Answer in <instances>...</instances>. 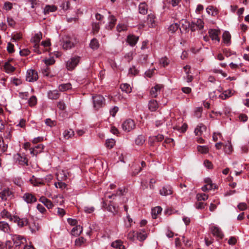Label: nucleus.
<instances>
[{
    "instance_id": "obj_1",
    "label": "nucleus",
    "mask_w": 249,
    "mask_h": 249,
    "mask_svg": "<svg viewBox=\"0 0 249 249\" xmlns=\"http://www.w3.org/2000/svg\"><path fill=\"white\" fill-rule=\"evenodd\" d=\"M42 38V33L41 32H38L37 33L35 34L34 36L32 37V38L31 39V41L35 43L33 46L34 51L35 52L37 53L38 54L41 53V51L39 49L38 43L39 42Z\"/></svg>"
},
{
    "instance_id": "obj_2",
    "label": "nucleus",
    "mask_w": 249,
    "mask_h": 249,
    "mask_svg": "<svg viewBox=\"0 0 249 249\" xmlns=\"http://www.w3.org/2000/svg\"><path fill=\"white\" fill-rule=\"evenodd\" d=\"M136 124L134 121L131 119H128L123 122L122 127L125 132H128L134 129Z\"/></svg>"
},
{
    "instance_id": "obj_3",
    "label": "nucleus",
    "mask_w": 249,
    "mask_h": 249,
    "mask_svg": "<svg viewBox=\"0 0 249 249\" xmlns=\"http://www.w3.org/2000/svg\"><path fill=\"white\" fill-rule=\"evenodd\" d=\"M92 99L94 107L96 109H98L99 108L103 107L105 105V100L104 97L102 95H96L93 96Z\"/></svg>"
},
{
    "instance_id": "obj_4",
    "label": "nucleus",
    "mask_w": 249,
    "mask_h": 249,
    "mask_svg": "<svg viewBox=\"0 0 249 249\" xmlns=\"http://www.w3.org/2000/svg\"><path fill=\"white\" fill-rule=\"evenodd\" d=\"M80 60V57L78 56H74L71 58L66 64V67L68 70H73L78 64Z\"/></svg>"
},
{
    "instance_id": "obj_5",
    "label": "nucleus",
    "mask_w": 249,
    "mask_h": 249,
    "mask_svg": "<svg viewBox=\"0 0 249 249\" xmlns=\"http://www.w3.org/2000/svg\"><path fill=\"white\" fill-rule=\"evenodd\" d=\"M38 78L37 72L33 69L27 70L26 72V80L30 82L36 81Z\"/></svg>"
},
{
    "instance_id": "obj_6",
    "label": "nucleus",
    "mask_w": 249,
    "mask_h": 249,
    "mask_svg": "<svg viewBox=\"0 0 249 249\" xmlns=\"http://www.w3.org/2000/svg\"><path fill=\"white\" fill-rule=\"evenodd\" d=\"M13 219L12 221L17 223L19 228H22L29 224L28 219L26 217L20 218L17 215H14Z\"/></svg>"
},
{
    "instance_id": "obj_7",
    "label": "nucleus",
    "mask_w": 249,
    "mask_h": 249,
    "mask_svg": "<svg viewBox=\"0 0 249 249\" xmlns=\"http://www.w3.org/2000/svg\"><path fill=\"white\" fill-rule=\"evenodd\" d=\"M12 240L16 246H19L21 244L27 243L26 238L20 235L12 234Z\"/></svg>"
},
{
    "instance_id": "obj_8",
    "label": "nucleus",
    "mask_w": 249,
    "mask_h": 249,
    "mask_svg": "<svg viewBox=\"0 0 249 249\" xmlns=\"http://www.w3.org/2000/svg\"><path fill=\"white\" fill-rule=\"evenodd\" d=\"M209 36L213 41H216L218 42H220V37H219L220 34V31L219 29H211L208 31Z\"/></svg>"
},
{
    "instance_id": "obj_9",
    "label": "nucleus",
    "mask_w": 249,
    "mask_h": 249,
    "mask_svg": "<svg viewBox=\"0 0 249 249\" xmlns=\"http://www.w3.org/2000/svg\"><path fill=\"white\" fill-rule=\"evenodd\" d=\"M22 198L28 204H32L37 201L36 196L32 194L29 193H25Z\"/></svg>"
},
{
    "instance_id": "obj_10",
    "label": "nucleus",
    "mask_w": 249,
    "mask_h": 249,
    "mask_svg": "<svg viewBox=\"0 0 249 249\" xmlns=\"http://www.w3.org/2000/svg\"><path fill=\"white\" fill-rule=\"evenodd\" d=\"M163 88L162 85L157 84L151 88L150 95L153 97H156L160 92L161 89Z\"/></svg>"
},
{
    "instance_id": "obj_11",
    "label": "nucleus",
    "mask_w": 249,
    "mask_h": 249,
    "mask_svg": "<svg viewBox=\"0 0 249 249\" xmlns=\"http://www.w3.org/2000/svg\"><path fill=\"white\" fill-rule=\"evenodd\" d=\"M211 231L213 236L217 237L219 239L223 237V234L220 228L215 226H212L211 227Z\"/></svg>"
},
{
    "instance_id": "obj_12",
    "label": "nucleus",
    "mask_w": 249,
    "mask_h": 249,
    "mask_svg": "<svg viewBox=\"0 0 249 249\" xmlns=\"http://www.w3.org/2000/svg\"><path fill=\"white\" fill-rule=\"evenodd\" d=\"M15 159L16 162L21 165H28V160L25 157H22L20 154H17L15 155Z\"/></svg>"
},
{
    "instance_id": "obj_13",
    "label": "nucleus",
    "mask_w": 249,
    "mask_h": 249,
    "mask_svg": "<svg viewBox=\"0 0 249 249\" xmlns=\"http://www.w3.org/2000/svg\"><path fill=\"white\" fill-rule=\"evenodd\" d=\"M172 193V188L169 185L164 186L160 190V195L163 196L171 195Z\"/></svg>"
},
{
    "instance_id": "obj_14",
    "label": "nucleus",
    "mask_w": 249,
    "mask_h": 249,
    "mask_svg": "<svg viewBox=\"0 0 249 249\" xmlns=\"http://www.w3.org/2000/svg\"><path fill=\"white\" fill-rule=\"evenodd\" d=\"M231 35L228 31H225L222 35V40L224 43L229 46L231 44Z\"/></svg>"
},
{
    "instance_id": "obj_15",
    "label": "nucleus",
    "mask_w": 249,
    "mask_h": 249,
    "mask_svg": "<svg viewBox=\"0 0 249 249\" xmlns=\"http://www.w3.org/2000/svg\"><path fill=\"white\" fill-rule=\"evenodd\" d=\"M39 201L44 204L49 209H52L53 207V204L51 201L44 196H41L39 199Z\"/></svg>"
},
{
    "instance_id": "obj_16",
    "label": "nucleus",
    "mask_w": 249,
    "mask_h": 249,
    "mask_svg": "<svg viewBox=\"0 0 249 249\" xmlns=\"http://www.w3.org/2000/svg\"><path fill=\"white\" fill-rule=\"evenodd\" d=\"M83 231V227L80 225H76L71 231V234L74 236H78Z\"/></svg>"
},
{
    "instance_id": "obj_17",
    "label": "nucleus",
    "mask_w": 249,
    "mask_h": 249,
    "mask_svg": "<svg viewBox=\"0 0 249 249\" xmlns=\"http://www.w3.org/2000/svg\"><path fill=\"white\" fill-rule=\"evenodd\" d=\"M44 148V146L42 144H38L34 148H30V153L33 156L36 155L38 153L42 152Z\"/></svg>"
},
{
    "instance_id": "obj_18",
    "label": "nucleus",
    "mask_w": 249,
    "mask_h": 249,
    "mask_svg": "<svg viewBox=\"0 0 249 249\" xmlns=\"http://www.w3.org/2000/svg\"><path fill=\"white\" fill-rule=\"evenodd\" d=\"M0 230L5 233H9L11 231L9 225L4 221L0 222Z\"/></svg>"
},
{
    "instance_id": "obj_19",
    "label": "nucleus",
    "mask_w": 249,
    "mask_h": 249,
    "mask_svg": "<svg viewBox=\"0 0 249 249\" xmlns=\"http://www.w3.org/2000/svg\"><path fill=\"white\" fill-rule=\"evenodd\" d=\"M57 9V8L55 5H46L44 8L43 13L45 15H47L50 13L56 11Z\"/></svg>"
},
{
    "instance_id": "obj_20",
    "label": "nucleus",
    "mask_w": 249,
    "mask_h": 249,
    "mask_svg": "<svg viewBox=\"0 0 249 249\" xmlns=\"http://www.w3.org/2000/svg\"><path fill=\"white\" fill-rule=\"evenodd\" d=\"M139 40V37L134 35H129L127 38V42L131 46H135Z\"/></svg>"
},
{
    "instance_id": "obj_21",
    "label": "nucleus",
    "mask_w": 249,
    "mask_h": 249,
    "mask_svg": "<svg viewBox=\"0 0 249 249\" xmlns=\"http://www.w3.org/2000/svg\"><path fill=\"white\" fill-rule=\"evenodd\" d=\"M0 216L2 218L8 219L11 221H13V218H14V215L12 216L11 214L9 212H8L6 209H3L0 213Z\"/></svg>"
},
{
    "instance_id": "obj_22",
    "label": "nucleus",
    "mask_w": 249,
    "mask_h": 249,
    "mask_svg": "<svg viewBox=\"0 0 249 249\" xmlns=\"http://www.w3.org/2000/svg\"><path fill=\"white\" fill-rule=\"evenodd\" d=\"M11 194V192L9 189H5L0 192V198L2 200L5 201Z\"/></svg>"
},
{
    "instance_id": "obj_23",
    "label": "nucleus",
    "mask_w": 249,
    "mask_h": 249,
    "mask_svg": "<svg viewBox=\"0 0 249 249\" xmlns=\"http://www.w3.org/2000/svg\"><path fill=\"white\" fill-rule=\"evenodd\" d=\"M159 107V104L157 101L151 100L148 103V108L151 111H155Z\"/></svg>"
},
{
    "instance_id": "obj_24",
    "label": "nucleus",
    "mask_w": 249,
    "mask_h": 249,
    "mask_svg": "<svg viewBox=\"0 0 249 249\" xmlns=\"http://www.w3.org/2000/svg\"><path fill=\"white\" fill-rule=\"evenodd\" d=\"M48 97L52 100H56L59 97V93L57 90H50L48 92Z\"/></svg>"
},
{
    "instance_id": "obj_25",
    "label": "nucleus",
    "mask_w": 249,
    "mask_h": 249,
    "mask_svg": "<svg viewBox=\"0 0 249 249\" xmlns=\"http://www.w3.org/2000/svg\"><path fill=\"white\" fill-rule=\"evenodd\" d=\"M147 236L146 232L143 230H141L137 232V239L140 241L144 240Z\"/></svg>"
},
{
    "instance_id": "obj_26",
    "label": "nucleus",
    "mask_w": 249,
    "mask_h": 249,
    "mask_svg": "<svg viewBox=\"0 0 249 249\" xmlns=\"http://www.w3.org/2000/svg\"><path fill=\"white\" fill-rule=\"evenodd\" d=\"M148 6L145 2H142L139 6V13L141 14L145 15L147 13Z\"/></svg>"
},
{
    "instance_id": "obj_27",
    "label": "nucleus",
    "mask_w": 249,
    "mask_h": 249,
    "mask_svg": "<svg viewBox=\"0 0 249 249\" xmlns=\"http://www.w3.org/2000/svg\"><path fill=\"white\" fill-rule=\"evenodd\" d=\"M207 13L210 15L215 16L218 13V10L213 6H209L206 8Z\"/></svg>"
},
{
    "instance_id": "obj_28",
    "label": "nucleus",
    "mask_w": 249,
    "mask_h": 249,
    "mask_svg": "<svg viewBox=\"0 0 249 249\" xmlns=\"http://www.w3.org/2000/svg\"><path fill=\"white\" fill-rule=\"evenodd\" d=\"M155 17L153 14H149L147 16V24L150 27H153L155 26Z\"/></svg>"
},
{
    "instance_id": "obj_29",
    "label": "nucleus",
    "mask_w": 249,
    "mask_h": 249,
    "mask_svg": "<svg viewBox=\"0 0 249 249\" xmlns=\"http://www.w3.org/2000/svg\"><path fill=\"white\" fill-rule=\"evenodd\" d=\"M74 46V43L70 39H67L64 41L62 47L64 49L68 50L71 49Z\"/></svg>"
},
{
    "instance_id": "obj_30",
    "label": "nucleus",
    "mask_w": 249,
    "mask_h": 249,
    "mask_svg": "<svg viewBox=\"0 0 249 249\" xmlns=\"http://www.w3.org/2000/svg\"><path fill=\"white\" fill-rule=\"evenodd\" d=\"M74 134V131L71 129L65 130L63 133V137L66 140L71 138Z\"/></svg>"
},
{
    "instance_id": "obj_31",
    "label": "nucleus",
    "mask_w": 249,
    "mask_h": 249,
    "mask_svg": "<svg viewBox=\"0 0 249 249\" xmlns=\"http://www.w3.org/2000/svg\"><path fill=\"white\" fill-rule=\"evenodd\" d=\"M224 150L226 154H230L231 153L233 148L231 142L228 141L224 145Z\"/></svg>"
},
{
    "instance_id": "obj_32",
    "label": "nucleus",
    "mask_w": 249,
    "mask_h": 249,
    "mask_svg": "<svg viewBox=\"0 0 249 249\" xmlns=\"http://www.w3.org/2000/svg\"><path fill=\"white\" fill-rule=\"evenodd\" d=\"M109 20L108 24L106 28L107 29L111 30L114 26L116 19L113 16L111 15L109 17Z\"/></svg>"
},
{
    "instance_id": "obj_33",
    "label": "nucleus",
    "mask_w": 249,
    "mask_h": 249,
    "mask_svg": "<svg viewBox=\"0 0 249 249\" xmlns=\"http://www.w3.org/2000/svg\"><path fill=\"white\" fill-rule=\"evenodd\" d=\"M162 208L160 206L155 207L152 210V216L153 218L156 219L158 214L161 212Z\"/></svg>"
},
{
    "instance_id": "obj_34",
    "label": "nucleus",
    "mask_w": 249,
    "mask_h": 249,
    "mask_svg": "<svg viewBox=\"0 0 249 249\" xmlns=\"http://www.w3.org/2000/svg\"><path fill=\"white\" fill-rule=\"evenodd\" d=\"M99 43L97 39L93 38L90 41L89 47L92 50H97L99 47Z\"/></svg>"
},
{
    "instance_id": "obj_35",
    "label": "nucleus",
    "mask_w": 249,
    "mask_h": 249,
    "mask_svg": "<svg viewBox=\"0 0 249 249\" xmlns=\"http://www.w3.org/2000/svg\"><path fill=\"white\" fill-rule=\"evenodd\" d=\"M4 69L5 71V72L7 73H10L15 71V68L12 66L9 62H7L5 63L4 65Z\"/></svg>"
},
{
    "instance_id": "obj_36",
    "label": "nucleus",
    "mask_w": 249,
    "mask_h": 249,
    "mask_svg": "<svg viewBox=\"0 0 249 249\" xmlns=\"http://www.w3.org/2000/svg\"><path fill=\"white\" fill-rule=\"evenodd\" d=\"M58 89L61 91H65L71 89V85L69 83L62 84L59 86Z\"/></svg>"
},
{
    "instance_id": "obj_37",
    "label": "nucleus",
    "mask_w": 249,
    "mask_h": 249,
    "mask_svg": "<svg viewBox=\"0 0 249 249\" xmlns=\"http://www.w3.org/2000/svg\"><path fill=\"white\" fill-rule=\"evenodd\" d=\"M107 210L112 213H113L115 214L117 213L118 211V207H116L114 205H113L111 202H110V204H108Z\"/></svg>"
},
{
    "instance_id": "obj_38",
    "label": "nucleus",
    "mask_w": 249,
    "mask_h": 249,
    "mask_svg": "<svg viewBox=\"0 0 249 249\" xmlns=\"http://www.w3.org/2000/svg\"><path fill=\"white\" fill-rule=\"evenodd\" d=\"M120 88L123 91H124L127 93H130L132 90L131 87L130 85L126 83L122 84L120 86Z\"/></svg>"
},
{
    "instance_id": "obj_39",
    "label": "nucleus",
    "mask_w": 249,
    "mask_h": 249,
    "mask_svg": "<svg viewBox=\"0 0 249 249\" xmlns=\"http://www.w3.org/2000/svg\"><path fill=\"white\" fill-rule=\"evenodd\" d=\"M145 141V137L142 135H139L135 140V143L138 145H142Z\"/></svg>"
},
{
    "instance_id": "obj_40",
    "label": "nucleus",
    "mask_w": 249,
    "mask_h": 249,
    "mask_svg": "<svg viewBox=\"0 0 249 249\" xmlns=\"http://www.w3.org/2000/svg\"><path fill=\"white\" fill-rule=\"evenodd\" d=\"M179 25L178 23H173L168 27L169 32L171 33H174L179 29Z\"/></svg>"
},
{
    "instance_id": "obj_41",
    "label": "nucleus",
    "mask_w": 249,
    "mask_h": 249,
    "mask_svg": "<svg viewBox=\"0 0 249 249\" xmlns=\"http://www.w3.org/2000/svg\"><path fill=\"white\" fill-rule=\"evenodd\" d=\"M197 149L199 152L202 154H206L209 152V148L207 146L198 145Z\"/></svg>"
},
{
    "instance_id": "obj_42",
    "label": "nucleus",
    "mask_w": 249,
    "mask_h": 249,
    "mask_svg": "<svg viewBox=\"0 0 249 249\" xmlns=\"http://www.w3.org/2000/svg\"><path fill=\"white\" fill-rule=\"evenodd\" d=\"M205 126L201 124L198 125L195 130V133L196 135H200L203 130H205Z\"/></svg>"
},
{
    "instance_id": "obj_43",
    "label": "nucleus",
    "mask_w": 249,
    "mask_h": 249,
    "mask_svg": "<svg viewBox=\"0 0 249 249\" xmlns=\"http://www.w3.org/2000/svg\"><path fill=\"white\" fill-rule=\"evenodd\" d=\"M164 140V136L162 134H159L156 136L151 137L149 138V142L152 141H157V142H161Z\"/></svg>"
},
{
    "instance_id": "obj_44",
    "label": "nucleus",
    "mask_w": 249,
    "mask_h": 249,
    "mask_svg": "<svg viewBox=\"0 0 249 249\" xmlns=\"http://www.w3.org/2000/svg\"><path fill=\"white\" fill-rule=\"evenodd\" d=\"M128 26L127 24L124 23H119L117 26V30L119 32H121L122 31H126L127 30Z\"/></svg>"
},
{
    "instance_id": "obj_45",
    "label": "nucleus",
    "mask_w": 249,
    "mask_h": 249,
    "mask_svg": "<svg viewBox=\"0 0 249 249\" xmlns=\"http://www.w3.org/2000/svg\"><path fill=\"white\" fill-rule=\"evenodd\" d=\"M160 63L163 67H165L169 64L170 60L167 57L164 56L160 58Z\"/></svg>"
},
{
    "instance_id": "obj_46",
    "label": "nucleus",
    "mask_w": 249,
    "mask_h": 249,
    "mask_svg": "<svg viewBox=\"0 0 249 249\" xmlns=\"http://www.w3.org/2000/svg\"><path fill=\"white\" fill-rule=\"evenodd\" d=\"M180 24H181V27L180 28V30L181 29L184 30H186L189 28L190 26L189 22L184 19L181 20L180 21Z\"/></svg>"
},
{
    "instance_id": "obj_47",
    "label": "nucleus",
    "mask_w": 249,
    "mask_h": 249,
    "mask_svg": "<svg viewBox=\"0 0 249 249\" xmlns=\"http://www.w3.org/2000/svg\"><path fill=\"white\" fill-rule=\"evenodd\" d=\"M115 141L113 139H107L106 142V146L108 148H112L115 145Z\"/></svg>"
},
{
    "instance_id": "obj_48",
    "label": "nucleus",
    "mask_w": 249,
    "mask_h": 249,
    "mask_svg": "<svg viewBox=\"0 0 249 249\" xmlns=\"http://www.w3.org/2000/svg\"><path fill=\"white\" fill-rule=\"evenodd\" d=\"M197 201L206 200L208 198V196L205 194H198L196 195Z\"/></svg>"
},
{
    "instance_id": "obj_49",
    "label": "nucleus",
    "mask_w": 249,
    "mask_h": 249,
    "mask_svg": "<svg viewBox=\"0 0 249 249\" xmlns=\"http://www.w3.org/2000/svg\"><path fill=\"white\" fill-rule=\"evenodd\" d=\"M86 241V239L83 237H80L77 238L75 241V245L78 247H80Z\"/></svg>"
},
{
    "instance_id": "obj_50",
    "label": "nucleus",
    "mask_w": 249,
    "mask_h": 249,
    "mask_svg": "<svg viewBox=\"0 0 249 249\" xmlns=\"http://www.w3.org/2000/svg\"><path fill=\"white\" fill-rule=\"evenodd\" d=\"M127 238L131 241H134L137 239V232L134 231H130L127 234Z\"/></svg>"
},
{
    "instance_id": "obj_51",
    "label": "nucleus",
    "mask_w": 249,
    "mask_h": 249,
    "mask_svg": "<svg viewBox=\"0 0 249 249\" xmlns=\"http://www.w3.org/2000/svg\"><path fill=\"white\" fill-rule=\"evenodd\" d=\"M13 8V4L9 1L4 2L3 6V9L8 11L11 10Z\"/></svg>"
},
{
    "instance_id": "obj_52",
    "label": "nucleus",
    "mask_w": 249,
    "mask_h": 249,
    "mask_svg": "<svg viewBox=\"0 0 249 249\" xmlns=\"http://www.w3.org/2000/svg\"><path fill=\"white\" fill-rule=\"evenodd\" d=\"M22 34H21L20 33H16L13 35L12 40L13 41L17 42L20 40L22 38Z\"/></svg>"
},
{
    "instance_id": "obj_53",
    "label": "nucleus",
    "mask_w": 249,
    "mask_h": 249,
    "mask_svg": "<svg viewBox=\"0 0 249 249\" xmlns=\"http://www.w3.org/2000/svg\"><path fill=\"white\" fill-rule=\"evenodd\" d=\"M14 183L18 186H21L23 184V181L20 178L17 177L13 178Z\"/></svg>"
},
{
    "instance_id": "obj_54",
    "label": "nucleus",
    "mask_w": 249,
    "mask_h": 249,
    "mask_svg": "<svg viewBox=\"0 0 249 249\" xmlns=\"http://www.w3.org/2000/svg\"><path fill=\"white\" fill-rule=\"evenodd\" d=\"M31 183L34 186H37L38 184H42L43 182L38 181L37 179L33 176V177L30 180Z\"/></svg>"
},
{
    "instance_id": "obj_55",
    "label": "nucleus",
    "mask_w": 249,
    "mask_h": 249,
    "mask_svg": "<svg viewBox=\"0 0 249 249\" xmlns=\"http://www.w3.org/2000/svg\"><path fill=\"white\" fill-rule=\"evenodd\" d=\"M37 99L36 96H32L29 100V105L31 107L35 106L36 104Z\"/></svg>"
},
{
    "instance_id": "obj_56",
    "label": "nucleus",
    "mask_w": 249,
    "mask_h": 249,
    "mask_svg": "<svg viewBox=\"0 0 249 249\" xmlns=\"http://www.w3.org/2000/svg\"><path fill=\"white\" fill-rule=\"evenodd\" d=\"M122 243V241L121 240H117L112 243L111 246L115 249H118L119 246H120Z\"/></svg>"
},
{
    "instance_id": "obj_57",
    "label": "nucleus",
    "mask_w": 249,
    "mask_h": 249,
    "mask_svg": "<svg viewBox=\"0 0 249 249\" xmlns=\"http://www.w3.org/2000/svg\"><path fill=\"white\" fill-rule=\"evenodd\" d=\"M204 182L206 185H207L209 187H210V186L212 187V188L215 187V185H214V184H213L212 183V181L211 179L209 178H205Z\"/></svg>"
},
{
    "instance_id": "obj_58",
    "label": "nucleus",
    "mask_w": 249,
    "mask_h": 249,
    "mask_svg": "<svg viewBox=\"0 0 249 249\" xmlns=\"http://www.w3.org/2000/svg\"><path fill=\"white\" fill-rule=\"evenodd\" d=\"M139 71L135 68V67L133 66L130 68L129 70V74L133 75H136L138 74Z\"/></svg>"
},
{
    "instance_id": "obj_59",
    "label": "nucleus",
    "mask_w": 249,
    "mask_h": 249,
    "mask_svg": "<svg viewBox=\"0 0 249 249\" xmlns=\"http://www.w3.org/2000/svg\"><path fill=\"white\" fill-rule=\"evenodd\" d=\"M125 59L127 60L128 62H130L133 59V53L132 52H129L127 53L124 56Z\"/></svg>"
},
{
    "instance_id": "obj_60",
    "label": "nucleus",
    "mask_w": 249,
    "mask_h": 249,
    "mask_svg": "<svg viewBox=\"0 0 249 249\" xmlns=\"http://www.w3.org/2000/svg\"><path fill=\"white\" fill-rule=\"evenodd\" d=\"M56 209V213L59 216L62 217L65 214L66 212L63 209L58 207Z\"/></svg>"
},
{
    "instance_id": "obj_61",
    "label": "nucleus",
    "mask_w": 249,
    "mask_h": 249,
    "mask_svg": "<svg viewBox=\"0 0 249 249\" xmlns=\"http://www.w3.org/2000/svg\"><path fill=\"white\" fill-rule=\"evenodd\" d=\"M94 208L92 206H85L84 208V212L87 213H91L94 211Z\"/></svg>"
},
{
    "instance_id": "obj_62",
    "label": "nucleus",
    "mask_w": 249,
    "mask_h": 249,
    "mask_svg": "<svg viewBox=\"0 0 249 249\" xmlns=\"http://www.w3.org/2000/svg\"><path fill=\"white\" fill-rule=\"evenodd\" d=\"M7 22L9 26L14 27L16 24L15 20L11 17H8L7 18Z\"/></svg>"
},
{
    "instance_id": "obj_63",
    "label": "nucleus",
    "mask_w": 249,
    "mask_h": 249,
    "mask_svg": "<svg viewBox=\"0 0 249 249\" xmlns=\"http://www.w3.org/2000/svg\"><path fill=\"white\" fill-rule=\"evenodd\" d=\"M7 50L9 53H13L14 52V45L10 42H9L7 46Z\"/></svg>"
},
{
    "instance_id": "obj_64",
    "label": "nucleus",
    "mask_w": 249,
    "mask_h": 249,
    "mask_svg": "<svg viewBox=\"0 0 249 249\" xmlns=\"http://www.w3.org/2000/svg\"><path fill=\"white\" fill-rule=\"evenodd\" d=\"M54 185L56 188H59L60 189H64L66 187V184L64 182H62L61 181H58V182H55L54 183Z\"/></svg>"
}]
</instances>
